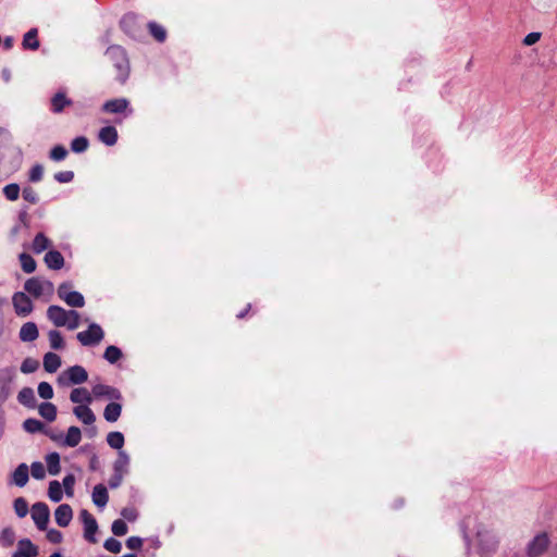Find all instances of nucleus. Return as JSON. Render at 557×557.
Listing matches in <instances>:
<instances>
[{
	"label": "nucleus",
	"mask_w": 557,
	"mask_h": 557,
	"mask_svg": "<svg viewBox=\"0 0 557 557\" xmlns=\"http://www.w3.org/2000/svg\"><path fill=\"white\" fill-rule=\"evenodd\" d=\"M72 101L66 98L62 91L57 92L51 99V110L54 113H60L66 106H71Z\"/></svg>",
	"instance_id": "22"
},
{
	"label": "nucleus",
	"mask_w": 557,
	"mask_h": 557,
	"mask_svg": "<svg viewBox=\"0 0 557 557\" xmlns=\"http://www.w3.org/2000/svg\"><path fill=\"white\" fill-rule=\"evenodd\" d=\"M0 387H1V392L3 394L2 397L0 398V401H3L7 398L9 392L7 391L5 385H0Z\"/></svg>",
	"instance_id": "62"
},
{
	"label": "nucleus",
	"mask_w": 557,
	"mask_h": 557,
	"mask_svg": "<svg viewBox=\"0 0 557 557\" xmlns=\"http://www.w3.org/2000/svg\"><path fill=\"white\" fill-rule=\"evenodd\" d=\"M74 484H75V476L73 474H67V475L64 476V479H63V486H64L65 493L69 496L73 495V486H74Z\"/></svg>",
	"instance_id": "53"
},
{
	"label": "nucleus",
	"mask_w": 557,
	"mask_h": 557,
	"mask_svg": "<svg viewBox=\"0 0 557 557\" xmlns=\"http://www.w3.org/2000/svg\"><path fill=\"white\" fill-rule=\"evenodd\" d=\"M18 258L25 273H33L36 270V261L30 255L23 252Z\"/></svg>",
	"instance_id": "33"
},
{
	"label": "nucleus",
	"mask_w": 557,
	"mask_h": 557,
	"mask_svg": "<svg viewBox=\"0 0 557 557\" xmlns=\"http://www.w3.org/2000/svg\"><path fill=\"white\" fill-rule=\"evenodd\" d=\"M79 517L84 523V537L89 543H96L95 534L98 531V523L95 517L86 509H83Z\"/></svg>",
	"instance_id": "8"
},
{
	"label": "nucleus",
	"mask_w": 557,
	"mask_h": 557,
	"mask_svg": "<svg viewBox=\"0 0 557 557\" xmlns=\"http://www.w3.org/2000/svg\"><path fill=\"white\" fill-rule=\"evenodd\" d=\"M50 511L45 503H36L32 507V519L40 531H46L49 522Z\"/></svg>",
	"instance_id": "5"
},
{
	"label": "nucleus",
	"mask_w": 557,
	"mask_h": 557,
	"mask_svg": "<svg viewBox=\"0 0 557 557\" xmlns=\"http://www.w3.org/2000/svg\"><path fill=\"white\" fill-rule=\"evenodd\" d=\"M107 57L113 61L114 66L119 71L117 79L124 83L128 76V60L125 50L120 46H111L107 49Z\"/></svg>",
	"instance_id": "1"
},
{
	"label": "nucleus",
	"mask_w": 557,
	"mask_h": 557,
	"mask_svg": "<svg viewBox=\"0 0 557 557\" xmlns=\"http://www.w3.org/2000/svg\"><path fill=\"white\" fill-rule=\"evenodd\" d=\"M122 406L117 403H110L106 406L103 417L108 422H115L120 418Z\"/></svg>",
	"instance_id": "25"
},
{
	"label": "nucleus",
	"mask_w": 557,
	"mask_h": 557,
	"mask_svg": "<svg viewBox=\"0 0 557 557\" xmlns=\"http://www.w3.org/2000/svg\"><path fill=\"white\" fill-rule=\"evenodd\" d=\"M1 539L7 541L9 544H12L14 540V532L11 529H4L2 531Z\"/></svg>",
	"instance_id": "60"
},
{
	"label": "nucleus",
	"mask_w": 557,
	"mask_h": 557,
	"mask_svg": "<svg viewBox=\"0 0 557 557\" xmlns=\"http://www.w3.org/2000/svg\"><path fill=\"white\" fill-rule=\"evenodd\" d=\"M128 107V101L125 98L112 99L103 104V110L108 113H121Z\"/></svg>",
	"instance_id": "21"
},
{
	"label": "nucleus",
	"mask_w": 557,
	"mask_h": 557,
	"mask_svg": "<svg viewBox=\"0 0 557 557\" xmlns=\"http://www.w3.org/2000/svg\"><path fill=\"white\" fill-rule=\"evenodd\" d=\"M88 146H89V141L84 136H78V137L74 138L71 143V149H72V151H74L76 153H82V152L86 151Z\"/></svg>",
	"instance_id": "39"
},
{
	"label": "nucleus",
	"mask_w": 557,
	"mask_h": 557,
	"mask_svg": "<svg viewBox=\"0 0 557 557\" xmlns=\"http://www.w3.org/2000/svg\"><path fill=\"white\" fill-rule=\"evenodd\" d=\"M47 469L51 475H57L60 473V455L58 453H50L46 457Z\"/></svg>",
	"instance_id": "29"
},
{
	"label": "nucleus",
	"mask_w": 557,
	"mask_h": 557,
	"mask_svg": "<svg viewBox=\"0 0 557 557\" xmlns=\"http://www.w3.org/2000/svg\"><path fill=\"white\" fill-rule=\"evenodd\" d=\"M549 545V537L546 532L537 534L528 545L529 557H539L545 553Z\"/></svg>",
	"instance_id": "7"
},
{
	"label": "nucleus",
	"mask_w": 557,
	"mask_h": 557,
	"mask_svg": "<svg viewBox=\"0 0 557 557\" xmlns=\"http://www.w3.org/2000/svg\"><path fill=\"white\" fill-rule=\"evenodd\" d=\"M72 283L64 282L58 287V296L62 299L67 306L73 308H82L85 306L84 296L78 293L71 290Z\"/></svg>",
	"instance_id": "3"
},
{
	"label": "nucleus",
	"mask_w": 557,
	"mask_h": 557,
	"mask_svg": "<svg viewBox=\"0 0 557 557\" xmlns=\"http://www.w3.org/2000/svg\"><path fill=\"white\" fill-rule=\"evenodd\" d=\"M129 458L125 451L120 450L116 460L114 461V471L123 475L126 467L128 466Z\"/></svg>",
	"instance_id": "36"
},
{
	"label": "nucleus",
	"mask_w": 557,
	"mask_h": 557,
	"mask_svg": "<svg viewBox=\"0 0 557 557\" xmlns=\"http://www.w3.org/2000/svg\"><path fill=\"white\" fill-rule=\"evenodd\" d=\"M38 327L34 322H26L22 325L18 337L24 343L34 342L38 338Z\"/></svg>",
	"instance_id": "13"
},
{
	"label": "nucleus",
	"mask_w": 557,
	"mask_h": 557,
	"mask_svg": "<svg viewBox=\"0 0 557 557\" xmlns=\"http://www.w3.org/2000/svg\"><path fill=\"white\" fill-rule=\"evenodd\" d=\"M98 137L107 146H113L117 141V132L113 126H104L99 131Z\"/></svg>",
	"instance_id": "18"
},
{
	"label": "nucleus",
	"mask_w": 557,
	"mask_h": 557,
	"mask_svg": "<svg viewBox=\"0 0 557 557\" xmlns=\"http://www.w3.org/2000/svg\"><path fill=\"white\" fill-rule=\"evenodd\" d=\"M49 557H62V555H61V553L55 552V553L51 554Z\"/></svg>",
	"instance_id": "64"
},
{
	"label": "nucleus",
	"mask_w": 557,
	"mask_h": 557,
	"mask_svg": "<svg viewBox=\"0 0 557 557\" xmlns=\"http://www.w3.org/2000/svg\"><path fill=\"white\" fill-rule=\"evenodd\" d=\"M48 495L49 498L54 503H58L62 499L63 491L61 484L58 481H51L49 483Z\"/></svg>",
	"instance_id": "34"
},
{
	"label": "nucleus",
	"mask_w": 557,
	"mask_h": 557,
	"mask_svg": "<svg viewBox=\"0 0 557 557\" xmlns=\"http://www.w3.org/2000/svg\"><path fill=\"white\" fill-rule=\"evenodd\" d=\"M14 510L17 517L24 518L28 512V504L23 497L14 500Z\"/></svg>",
	"instance_id": "43"
},
{
	"label": "nucleus",
	"mask_w": 557,
	"mask_h": 557,
	"mask_svg": "<svg viewBox=\"0 0 557 557\" xmlns=\"http://www.w3.org/2000/svg\"><path fill=\"white\" fill-rule=\"evenodd\" d=\"M73 412L84 424H92L96 420V417L88 405H78L74 408Z\"/></svg>",
	"instance_id": "16"
},
{
	"label": "nucleus",
	"mask_w": 557,
	"mask_h": 557,
	"mask_svg": "<svg viewBox=\"0 0 557 557\" xmlns=\"http://www.w3.org/2000/svg\"><path fill=\"white\" fill-rule=\"evenodd\" d=\"M12 302L15 313L20 317H26L33 311L32 300L22 292H17L13 295Z\"/></svg>",
	"instance_id": "9"
},
{
	"label": "nucleus",
	"mask_w": 557,
	"mask_h": 557,
	"mask_svg": "<svg viewBox=\"0 0 557 557\" xmlns=\"http://www.w3.org/2000/svg\"><path fill=\"white\" fill-rule=\"evenodd\" d=\"M45 263L49 269L60 270L64 265V258L61 252L51 249L45 256Z\"/></svg>",
	"instance_id": "15"
},
{
	"label": "nucleus",
	"mask_w": 557,
	"mask_h": 557,
	"mask_svg": "<svg viewBox=\"0 0 557 557\" xmlns=\"http://www.w3.org/2000/svg\"><path fill=\"white\" fill-rule=\"evenodd\" d=\"M143 539L139 536H131L126 540V547L132 550H139L143 547Z\"/></svg>",
	"instance_id": "52"
},
{
	"label": "nucleus",
	"mask_w": 557,
	"mask_h": 557,
	"mask_svg": "<svg viewBox=\"0 0 557 557\" xmlns=\"http://www.w3.org/2000/svg\"><path fill=\"white\" fill-rule=\"evenodd\" d=\"M44 176V168L40 164H36L30 169L29 172V181L30 182H39Z\"/></svg>",
	"instance_id": "50"
},
{
	"label": "nucleus",
	"mask_w": 557,
	"mask_h": 557,
	"mask_svg": "<svg viewBox=\"0 0 557 557\" xmlns=\"http://www.w3.org/2000/svg\"><path fill=\"white\" fill-rule=\"evenodd\" d=\"M96 462H97V458L94 457L91 460H90V469L91 470H96Z\"/></svg>",
	"instance_id": "63"
},
{
	"label": "nucleus",
	"mask_w": 557,
	"mask_h": 557,
	"mask_svg": "<svg viewBox=\"0 0 557 557\" xmlns=\"http://www.w3.org/2000/svg\"><path fill=\"white\" fill-rule=\"evenodd\" d=\"M24 288L35 298L48 297L50 298L54 293L53 284L42 277H32L24 284Z\"/></svg>",
	"instance_id": "2"
},
{
	"label": "nucleus",
	"mask_w": 557,
	"mask_h": 557,
	"mask_svg": "<svg viewBox=\"0 0 557 557\" xmlns=\"http://www.w3.org/2000/svg\"><path fill=\"white\" fill-rule=\"evenodd\" d=\"M73 518V510L70 505L62 504L54 511V519L59 527L65 528Z\"/></svg>",
	"instance_id": "12"
},
{
	"label": "nucleus",
	"mask_w": 557,
	"mask_h": 557,
	"mask_svg": "<svg viewBox=\"0 0 557 557\" xmlns=\"http://www.w3.org/2000/svg\"><path fill=\"white\" fill-rule=\"evenodd\" d=\"M92 394L97 397L108 396L110 398H120L119 391L113 388L111 385H94Z\"/></svg>",
	"instance_id": "28"
},
{
	"label": "nucleus",
	"mask_w": 557,
	"mask_h": 557,
	"mask_svg": "<svg viewBox=\"0 0 557 557\" xmlns=\"http://www.w3.org/2000/svg\"><path fill=\"white\" fill-rule=\"evenodd\" d=\"M38 367L39 362L37 360L26 358L21 366V371L24 373H33L38 369Z\"/></svg>",
	"instance_id": "49"
},
{
	"label": "nucleus",
	"mask_w": 557,
	"mask_h": 557,
	"mask_svg": "<svg viewBox=\"0 0 557 557\" xmlns=\"http://www.w3.org/2000/svg\"><path fill=\"white\" fill-rule=\"evenodd\" d=\"M74 178L72 171H62L54 174V180L59 183H70Z\"/></svg>",
	"instance_id": "54"
},
{
	"label": "nucleus",
	"mask_w": 557,
	"mask_h": 557,
	"mask_svg": "<svg viewBox=\"0 0 557 557\" xmlns=\"http://www.w3.org/2000/svg\"><path fill=\"white\" fill-rule=\"evenodd\" d=\"M103 547L113 554H119L122 549V544L114 537H109L104 541Z\"/></svg>",
	"instance_id": "44"
},
{
	"label": "nucleus",
	"mask_w": 557,
	"mask_h": 557,
	"mask_svg": "<svg viewBox=\"0 0 557 557\" xmlns=\"http://www.w3.org/2000/svg\"><path fill=\"white\" fill-rule=\"evenodd\" d=\"M122 480H123V475L121 473H116L114 471V474L109 480V486L111 488H116L121 485Z\"/></svg>",
	"instance_id": "58"
},
{
	"label": "nucleus",
	"mask_w": 557,
	"mask_h": 557,
	"mask_svg": "<svg viewBox=\"0 0 557 557\" xmlns=\"http://www.w3.org/2000/svg\"><path fill=\"white\" fill-rule=\"evenodd\" d=\"M136 20V16L135 14L133 13H128V14H125L121 21V26L126 29L127 27V24H133Z\"/></svg>",
	"instance_id": "59"
},
{
	"label": "nucleus",
	"mask_w": 557,
	"mask_h": 557,
	"mask_svg": "<svg viewBox=\"0 0 557 557\" xmlns=\"http://www.w3.org/2000/svg\"><path fill=\"white\" fill-rule=\"evenodd\" d=\"M82 440V433L79 428L70 426L64 440V445L69 447H75L79 444Z\"/></svg>",
	"instance_id": "27"
},
{
	"label": "nucleus",
	"mask_w": 557,
	"mask_h": 557,
	"mask_svg": "<svg viewBox=\"0 0 557 557\" xmlns=\"http://www.w3.org/2000/svg\"><path fill=\"white\" fill-rule=\"evenodd\" d=\"M28 479H29L28 466L26 463L18 465L17 468L12 473L13 483L18 487H23L27 484Z\"/></svg>",
	"instance_id": "14"
},
{
	"label": "nucleus",
	"mask_w": 557,
	"mask_h": 557,
	"mask_svg": "<svg viewBox=\"0 0 557 557\" xmlns=\"http://www.w3.org/2000/svg\"><path fill=\"white\" fill-rule=\"evenodd\" d=\"M61 366V358L54 352H47L44 356V368L49 373H54Z\"/></svg>",
	"instance_id": "24"
},
{
	"label": "nucleus",
	"mask_w": 557,
	"mask_h": 557,
	"mask_svg": "<svg viewBox=\"0 0 557 557\" xmlns=\"http://www.w3.org/2000/svg\"><path fill=\"white\" fill-rule=\"evenodd\" d=\"M148 28H149L150 34L154 37L156 40H158L159 42H162L165 40L166 32L163 26H161L154 22H150L148 24Z\"/></svg>",
	"instance_id": "35"
},
{
	"label": "nucleus",
	"mask_w": 557,
	"mask_h": 557,
	"mask_svg": "<svg viewBox=\"0 0 557 557\" xmlns=\"http://www.w3.org/2000/svg\"><path fill=\"white\" fill-rule=\"evenodd\" d=\"M47 539L53 544H59L62 542L63 535L59 530L50 529L47 532Z\"/></svg>",
	"instance_id": "55"
},
{
	"label": "nucleus",
	"mask_w": 557,
	"mask_h": 557,
	"mask_svg": "<svg viewBox=\"0 0 557 557\" xmlns=\"http://www.w3.org/2000/svg\"><path fill=\"white\" fill-rule=\"evenodd\" d=\"M67 310L63 309L60 306L52 305L47 309V318L53 323L57 327H62L67 324Z\"/></svg>",
	"instance_id": "10"
},
{
	"label": "nucleus",
	"mask_w": 557,
	"mask_h": 557,
	"mask_svg": "<svg viewBox=\"0 0 557 557\" xmlns=\"http://www.w3.org/2000/svg\"><path fill=\"white\" fill-rule=\"evenodd\" d=\"M3 191V195L5 196V198L10 201H15L18 199L20 197V186L15 183H12V184H8L3 187L2 189Z\"/></svg>",
	"instance_id": "38"
},
{
	"label": "nucleus",
	"mask_w": 557,
	"mask_h": 557,
	"mask_svg": "<svg viewBox=\"0 0 557 557\" xmlns=\"http://www.w3.org/2000/svg\"><path fill=\"white\" fill-rule=\"evenodd\" d=\"M67 324H65V326L73 331V330H76L78 326H79V321H81V314L75 311V310H67Z\"/></svg>",
	"instance_id": "42"
},
{
	"label": "nucleus",
	"mask_w": 557,
	"mask_h": 557,
	"mask_svg": "<svg viewBox=\"0 0 557 557\" xmlns=\"http://www.w3.org/2000/svg\"><path fill=\"white\" fill-rule=\"evenodd\" d=\"M37 28L29 29L23 38V47L25 49L37 50L39 48V41L37 39Z\"/></svg>",
	"instance_id": "26"
},
{
	"label": "nucleus",
	"mask_w": 557,
	"mask_h": 557,
	"mask_svg": "<svg viewBox=\"0 0 557 557\" xmlns=\"http://www.w3.org/2000/svg\"><path fill=\"white\" fill-rule=\"evenodd\" d=\"M22 196L25 201H27L32 205L37 203L39 200L37 191L33 187H29V186L24 187V189L22 191Z\"/></svg>",
	"instance_id": "45"
},
{
	"label": "nucleus",
	"mask_w": 557,
	"mask_h": 557,
	"mask_svg": "<svg viewBox=\"0 0 557 557\" xmlns=\"http://www.w3.org/2000/svg\"><path fill=\"white\" fill-rule=\"evenodd\" d=\"M107 443L111 448L121 450L124 445V435L117 431L110 432L107 435Z\"/></svg>",
	"instance_id": "31"
},
{
	"label": "nucleus",
	"mask_w": 557,
	"mask_h": 557,
	"mask_svg": "<svg viewBox=\"0 0 557 557\" xmlns=\"http://www.w3.org/2000/svg\"><path fill=\"white\" fill-rule=\"evenodd\" d=\"M109 500L107 487L103 484H97L92 491V502L98 507H104Z\"/></svg>",
	"instance_id": "20"
},
{
	"label": "nucleus",
	"mask_w": 557,
	"mask_h": 557,
	"mask_svg": "<svg viewBox=\"0 0 557 557\" xmlns=\"http://www.w3.org/2000/svg\"><path fill=\"white\" fill-rule=\"evenodd\" d=\"M76 337L83 346L92 347L103 339L104 332L99 324L90 323L88 330L77 333Z\"/></svg>",
	"instance_id": "4"
},
{
	"label": "nucleus",
	"mask_w": 557,
	"mask_h": 557,
	"mask_svg": "<svg viewBox=\"0 0 557 557\" xmlns=\"http://www.w3.org/2000/svg\"><path fill=\"white\" fill-rule=\"evenodd\" d=\"M103 357L109 363H115L121 359L122 351L119 347L111 345L107 347Z\"/></svg>",
	"instance_id": "37"
},
{
	"label": "nucleus",
	"mask_w": 557,
	"mask_h": 557,
	"mask_svg": "<svg viewBox=\"0 0 557 557\" xmlns=\"http://www.w3.org/2000/svg\"><path fill=\"white\" fill-rule=\"evenodd\" d=\"M70 399L79 405H89L92 401L91 393L85 387L74 388L71 392Z\"/></svg>",
	"instance_id": "17"
},
{
	"label": "nucleus",
	"mask_w": 557,
	"mask_h": 557,
	"mask_svg": "<svg viewBox=\"0 0 557 557\" xmlns=\"http://www.w3.org/2000/svg\"><path fill=\"white\" fill-rule=\"evenodd\" d=\"M121 516L123 517V520L133 522L137 519L138 512L134 507H125L121 510Z\"/></svg>",
	"instance_id": "51"
},
{
	"label": "nucleus",
	"mask_w": 557,
	"mask_h": 557,
	"mask_svg": "<svg viewBox=\"0 0 557 557\" xmlns=\"http://www.w3.org/2000/svg\"><path fill=\"white\" fill-rule=\"evenodd\" d=\"M111 530L115 536H123L127 533L128 528L123 519H116L113 521Z\"/></svg>",
	"instance_id": "41"
},
{
	"label": "nucleus",
	"mask_w": 557,
	"mask_h": 557,
	"mask_svg": "<svg viewBox=\"0 0 557 557\" xmlns=\"http://www.w3.org/2000/svg\"><path fill=\"white\" fill-rule=\"evenodd\" d=\"M38 555V547L28 539H23L17 543V549L13 553L12 557H36Z\"/></svg>",
	"instance_id": "11"
},
{
	"label": "nucleus",
	"mask_w": 557,
	"mask_h": 557,
	"mask_svg": "<svg viewBox=\"0 0 557 557\" xmlns=\"http://www.w3.org/2000/svg\"><path fill=\"white\" fill-rule=\"evenodd\" d=\"M50 347L59 350L64 348V339L62 334L58 330H51L48 333Z\"/></svg>",
	"instance_id": "32"
},
{
	"label": "nucleus",
	"mask_w": 557,
	"mask_h": 557,
	"mask_svg": "<svg viewBox=\"0 0 557 557\" xmlns=\"http://www.w3.org/2000/svg\"><path fill=\"white\" fill-rule=\"evenodd\" d=\"M20 404L28 408H35L36 397L34 389L30 387H24L17 395Z\"/></svg>",
	"instance_id": "23"
},
{
	"label": "nucleus",
	"mask_w": 557,
	"mask_h": 557,
	"mask_svg": "<svg viewBox=\"0 0 557 557\" xmlns=\"http://www.w3.org/2000/svg\"><path fill=\"white\" fill-rule=\"evenodd\" d=\"M66 156H67V150L63 146H60V145L53 147L50 151V158L53 161H62L66 158Z\"/></svg>",
	"instance_id": "46"
},
{
	"label": "nucleus",
	"mask_w": 557,
	"mask_h": 557,
	"mask_svg": "<svg viewBox=\"0 0 557 557\" xmlns=\"http://www.w3.org/2000/svg\"><path fill=\"white\" fill-rule=\"evenodd\" d=\"M51 247L52 242L44 233H38L32 244V250L37 255Z\"/></svg>",
	"instance_id": "19"
},
{
	"label": "nucleus",
	"mask_w": 557,
	"mask_h": 557,
	"mask_svg": "<svg viewBox=\"0 0 557 557\" xmlns=\"http://www.w3.org/2000/svg\"><path fill=\"white\" fill-rule=\"evenodd\" d=\"M16 375L15 368H4L0 370V383H11Z\"/></svg>",
	"instance_id": "48"
},
{
	"label": "nucleus",
	"mask_w": 557,
	"mask_h": 557,
	"mask_svg": "<svg viewBox=\"0 0 557 557\" xmlns=\"http://www.w3.org/2000/svg\"><path fill=\"white\" fill-rule=\"evenodd\" d=\"M540 38H541V34L533 32V33L528 34L524 37L523 44L525 46H532V45L536 44L540 40Z\"/></svg>",
	"instance_id": "57"
},
{
	"label": "nucleus",
	"mask_w": 557,
	"mask_h": 557,
	"mask_svg": "<svg viewBox=\"0 0 557 557\" xmlns=\"http://www.w3.org/2000/svg\"><path fill=\"white\" fill-rule=\"evenodd\" d=\"M88 379L87 371L81 366H73L62 372L57 383H85Z\"/></svg>",
	"instance_id": "6"
},
{
	"label": "nucleus",
	"mask_w": 557,
	"mask_h": 557,
	"mask_svg": "<svg viewBox=\"0 0 557 557\" xmlns=\"http://www.w3.org/2000/svg\"><path fill=\"white\" fill-rule=\"evenodd\" d=\"M40 416L49 422H52L57 418V407L51 403H42L39 406Z\"/></svg>",
	"instance_id": "30"
},
{
	"label": "nucleus",
	"mask_w": 557,
	"mask_h": 557,
	"mask_svg": "<svg viewBox=\"0 0 557 557\" xmlns=\"http://www.w3.org/2000/svg\"><path fill=\"white\" fill-rule=\"evenodd\" d=\"M3 45H4L5 49H11L13 46V38L7 37L3 41Z\"/></svg>",
	"instance_id": "61"
},
{
	"label": "nucleus",
	"mask_w": 557,
	"mask_h": 557,
	"mask_svg": "<svg viewBox=\"0 0 557 557\" xmlns=\"http://www.w3.org/2000/svg\"><path fill=\"white\" fill-rule=\"evenodd\" d=\"M38 394L44 399H50L53 397L52 385H38Z\"/></svg>",
	"instance_id": "56"
},
{
	"label": "nucleus",
	"mask_w": 557,
	"mask_h": 557,
	"mask_svg": "<svg viewBox=\"0 0 557 557\" xmlns=\"http://www.w3.org/2000/svg\"><path fill=\"white\" fill-rule=\"evenodd\" d=\"M25 431L28 433H36L42 431L45 428L44 423L37 419H26L23 423Z\"/></svg>",
	"instance_id": "40"
},
{
	"label": "nucleus",
	"mask_w": 557,
	"mask_h": 557,
	"mask_svg": "<svg viewBox=\"0 0 557 557\" xmlns=\"http://www.w3.org/2000/svg\"><path fill=\"white\" fill-rule=\"evenodd\" d=\"M32 475L37 480H42L46 476V469L39 461L33 462L30 466Z\"/></svg>",
	"instance_id": "47"
}]
</instances>
